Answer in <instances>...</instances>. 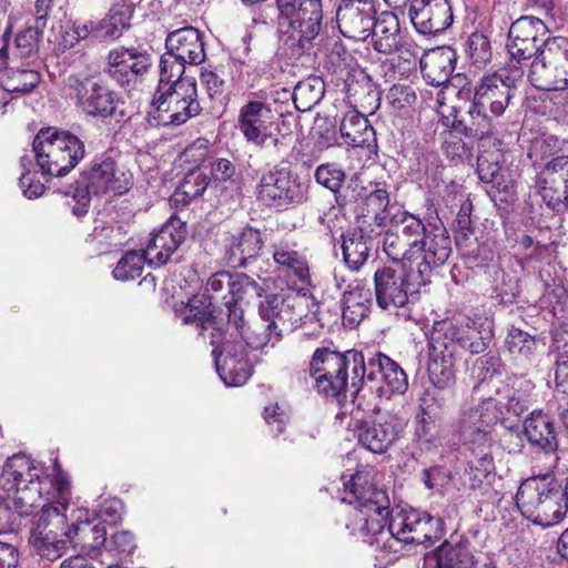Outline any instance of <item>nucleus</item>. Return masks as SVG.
Wrapping results in <instances>:
<instances>
[{
    "instance_id": "nucleus-45",
    "label": "nucleus",
    "mask_w": 568,
    "mask_h": 568,
    "mask_svg": "<svg viewBox=\"0 0 568 568\" xmlns=\"http://www.w3.org/2000/svg\"><path fill=\"white\" fill-rule=\"evenodd\" d=\"M372 244L373 240L363 226L343 236V260L351 271L358 272L363 267L369 257Z\"/></svg>"
},
{
    "instance_id": "nucleus-22",
    "label": "nucleus",
    "mask_w": 568,
    "mask_h": 568,
    "mask_svg": "<svg viewBox=\"0 0 568 568\" xmlns=\"http://www.w3.org/2000/svg\"><path fill=\"white\" fill-rule=\"evenodd\" d=\"M389 531L397 544L428 546L444 535V520L417 509L402 510L389 519Z\"/></svg>"
},
{
    "instance_id": "nucleus-7",
    "label": "nucleus",
    "mask_w": 568,
    "mask_h": 568,
    "mask_svg": "<svg viewBox=\"0 0 568 568\" xmlns=\"http://www.w3.org/2000/svg\"><path fill=\"white\" fill-rule=\"evenodd\" d=\"M32 151L44 175L61 178L72 171L85 155L84 142L69 131L41 129L32 142Z\"/></svg>"
},
{
    "instance_id": "nucleus-53",
    "label": "nucleus",
    "mask_w": 568,
    "mask_h": 568,
    "mask_svg": "<svg viewBox=\"0 0 568 568\" xmlns=\"http://www.w3.org/2000/svg\"><path fill=\"white\" fill-rule=\"evenodd\" d=\"M158 243L163 244L170 256L184 242L186 236V226L179 217H170L155 233Z\"/></svg>"
},
{
    "instance_id": "nucleus-27",
    "label": "nucleus",
    "mask_w": 568,
    "mask_h": 568,
    "mask_svg": "<svg viewBox=\"0 0 568 568\" xmlns=\"http://www.w3.org/2000/svg\"><path fill=\"white\" fill-rule=\"evenodd\" d=\"M152 60L136 48H115L106 57L105 72L121 87H132L149 71Z\"/></svg>"
},
{
    "instance_id": "nucleus-24",
    "label": "nucleus",
    "mask_w": 568,
    "mask_h": 568,
    "mask_svg": "<svg viewBox=\"0 0 568 568\" xmlns=\"http://www.w3.org/2000/svg\"><path fill=\"white\" fill-rule=\"evenodd\" d=\"M404 422L395 414L385 413L363 418L354 424V434L365 449L383 454L392 447L404 432Z\"/></svg>"
},
{
    "instance_id": "nucleus-55",
    "label": "nucleus",
    "mask_w": 568,
    "mask_h": 568,
    "mask_svg": "<svg viewBox=\"0 0 568 568\" xmlns=\"http://www.w3.org/2000/svg\"><path fill=\"white\" fill-rule=\"evenodd\" d=\"M186 64L187 63H184L180 58L166 50L160 59V80L158 87L175 84L178 81L193 79L192 77H183Z\"/></svg>"
},
{
    "instance_id": "nucleus-30",
    "label": "nucleus",
    "mask_w": 568,
    "mask_h": 568,
    "mask_svg": "<svg viewBox=\"0 0 568 568\" xmlns=\"http://www.w3.org/2000/svg\"><path fill=\"white\" fill-rule=\"evenodd\" d=\"M272 111L261 101H250L241 108L239 128L244 138L255 145L265 146L272 140L274 148L281 150L283 142L273 138L270 129L272 124Z\"/></svg>"
},
{
    "instance_id": "nucleus-37",
    "label": "nucleus",
    "mask_w": 568,
    "mask_h": 568,
    "mask_svg": "<svg viewBox=\"0 0 568 568\" xmlns=\"http://www.w3.org/2000/svg\"><path fill=\"white\" fill-rule=\"evenodd\" d=\"M457 54L452 47H438L424 53L420 70L425 81L433 87L446 85L455 71Z\"/></svg>"
},
{
    "instance_id": "nucleus-60",
    "label": "nucleus",
    "mask_w": 568,
    "mask_h": 568,
    "mask_svg": "<svg viewBox=\"0 0 568 568\" xmlns=\"http://www.w3.org/2000/svg\"><path fill=\"white\" fill-rule=\"evenodd\" d=\"M467 53L473 64L477 67L490 62L493 50L488 37L480 32L471 33L467 40Z\"/></svg>"
},
{
    "instance_id": "nucleus-36",
    "label": "nucleus",
    "mask_w": 568,
    "mask_h": 568,
    "mask_svg": "<svg viewBox=\"0 0 568 568\" xmlns=\"http://www.w3.org/2000/svg\"><path fill=\"white\" fill-rule=\"evenodd\" d=\"M457 357L459 355L456 354V351L433 332L427 371L429 381L436 390L440 392L454 383V366Z\"/></svg>"
},
{
    "instance_id": "nucleus-50",
    "label": "nucleus",
    "mask_w": 568,
    "mask_h": 568,
    "mask_svg": "<svg viewBox=\"0 0 568 568\" xmlns=\"http://www.w3.org/2000/svg\"><path fill=\"white\" fill-rule=\"evenodd\" d=\"M131 11L125 6H114L110 13L100 21H95V39H115L130 27Z\"/></svg>"
},
{
    "instance_id": "nucleus-4",
    "label": "nucleus",
    "mask_w": 568,
    "mask_h": 568,
    "mask_svg": "<svg viewBox=\"0 0 568 568\" xmlns=\"http://www.w3.org/2000/svg\"><path fill=\"white\" fill-rule=\"evenodd\" d=\"M513 68V74L493 73L476 84L468 110L471 122L464 128L466 136L483 140L494 134L491 116H501L513 104L518 91L517 81L524 74L521 68L515 64Z\"/></svg>"
},
{
    "instance_id": "nucleus-13",
    "label": "nucleus",
    "mask_w": 568,
    "mask_h": 568,
    "mask_svg": "<svg viewBox=\"0 0 568 568\" xmlns=\"http://www.w3.org/2000/svg\"><path fill=\"white\" fill-rule=\"evenodd\" d=\"M528 79L538 90L568 89V39L552 37L532 60Z\"/></svg>"
},
{
    "instance_id": "nucleus-54",
    "label": "nucleus",
    "mask_w": 568,
    "mask_h": 568,
    "mask_svg": "<svg viewBox=\"0 0 568 568\" xmlns=\"http://www.w3.org/2000/svg\"><path fill=\"white\" fill-rule=\"evenodd\" d=\"M501 154L499 150L496 152H483L477 158V173L478 178L484 183L493 184V187L500 190L503 183V175L500 173Z\"/></svg>"
},
{
    "instance_id": "nucleus-34",
    "label": "nucleus",
    "mask_w": 568,
    "mask_h": 568,
    "mask_svg": "<svg viewBox=\"0 0 568 568\" xmlns=\"http://www.w3.org/2000/svg\"><path fill=\"white\" fill-rule=\"evenodd\" d=\"M517 267L523 268L521 261L513 256H504L498 264L488 265L486 274L493 291V298L501 304H511L519 294Z\"/></svg>"
},
{
    "instance_id": "nucleus-9",
    "label": "nucleus",
    "mask_w": 568,
    "mask_h": 568,
    "mask_svg": "<svg viewBox=\"0 0 568 568\" xmlns=\"http://www.w3.org/2000/svg\"><path fill=\"white\" fill-rule=\"evenodd\" d=\"M373 280L377 306L389 313L396 312L404 320L410 318L408 305L417 298L420 287L427 284L400 262L378 267Z\"/></svg>"
},
{
    "instance_id": "nucleus-49",
    "label": "nucleus",
    "mask_w": 568,
    "mask_h": 568,
    "mask_svg": "<svg viewBox=\"0 0 568 568\" xmlns=\"http://www.w3.org/2000/svg\"><path fill=\"white\" fill-rule=\"evenodd\" d=\"M347 92L362 109V113L374 114L381 106V91L368 75L347 85Z\"/></svg>"
},
{
    "instance_id": "nucleus-42",
    "label": "nucleus",
    "mask_w": 568,
    "mask_h": 568,
    "mask_svg": "<svg viewBox=\"0 0 568 568\" xmlns=\"http://www.w3.org/2000/svg\"><path fill=\"white\" fill-rule=\"evenodd\" d=\"M8 51L6 47L0 49V81L2 88L12 93H29L41 81L40 73L30 65L20 68L16 63H8Z\"/></svg>"
},
{
    "instance_id": "nucleus-23",
    "label": "nucleus",
    "mask_w": 568,
    "mask_h": 568,
    "mask_svg": "<svg viewBox=\"0 0 568 568\" xmlns=\"http://www.w3.org/2000/svg\"><path fill=\"white\" fill-rule=\"evenodd\" d=\"M548 27L532 16H524L514 21L508 30L507 51L510 63H520L537 57L550 39L546 37Z\"/></svg>"
},
{
    "instance_id": "nucleus-19",
    "label": "nucleus",
    "mask_w": 568,
    "mask_h": 568,
    "mask_svg": "<svg viewBox=\"0 0 568 568\" xmlns=\"http://www.w3.org/2000/svg\"><path fill=\"white\" fill-rule=\"evenodd\" d=\"M65 510L67 504L62 501L44 504L30 532L29 542L42 558L50 561L62 555L69 541L65 537Z\"/></svg>"
},
{
    "instance_id": "nucleus-11",
    "label": "nucleus",
    "mask_w": 568,
    "mask_h": 568,
    "mask_svg": "<svg viewBox=\"0 0 568 568\" xmlns=\"http://www.w3.org/2000/svg\"><path fill=\"white\" fill-rule=\"evenodd\" d=\"M232 285V273L220 271L213 274L206 282L205 292L194 295L185 305L176 310V316L185 325H193L202 333L205 329H214V326L224 327L223 317L215 314L214 303L229 300Z\"/></svg>"
},
{
    "instance_id": "nucleus-33",
    "label": "nucleus",
    "mask_w": 568,
    "mask_h": 568,
    "mask_svg": "<svg viewBox=\"0 0 568 568\" xmlns=\"http://www.w3.org/2000/svg\"><path fill=\"white\" fill-rule=\"evenodd\" d=\"M264 245L262 233L251 226L229 234L223 240L224 261L232 267H247Z\"/></svg>"
},
{
    "instance_id": "nucleus-25",
    "label": "nucleus",
    "mask_w": 568,
    "mask_h": 568,
    "mask_svg": "<svg viewBox=\"0 0 568 568\" xmlns=\"http://www.w3.org/2000/svg\"><path fill=\"white\" fill-rule=\"evenodd\" d=\"M534 384L529 379L513 376L507 378L505 396L501 399L488 397L476 404L470 405L463 412H474L480 409L481 406H487L493 403L498 413L497 424H504L506 427H511L509 422L513 418H519L530 406L531 392Z\"/></svg>"
},
{
    "instance_id": "nucleus-18",
    "label": "nucleus",
    "mask_w": 568,
    "mask_h": 568,
    "mask_svg": "<svg viewBox=\"0 0 568 568\" xmlns=\"http://www.w3.org/2000/svg\"><path fill=\"white\" fill-rule=\"evenodd\" d=\"M363 399L375 396L389 399L393 394H404L408 388V377L398 363L383 353L364 357Z\"/></svg>"
},
{
    "instance_id": "nucleus-32",
    "label": "nucleus",
    "mask_w": 568,
    "mask_h": 568,
    "mask_svg": "<svg viewBox=\"0 0 568 568\" xmlns=\"http://www.w3.org/2000/svg\"><path fill=\"white\" fill-rule=\"evenodd\" d=\"M227 329L225 332L231 333L232 327L236 334L241 337L239 342H243L245 349L247 347L253 349H261L264 346H274L282 338V334L273 329V326L266 322L262 316L247 324L244 320V312L242 308H233L229 314ZM237 342V339H232Z\"/></svg>"
},
{
    "instance_id": "nucleus-51",
    "label": "nucleus",
    "mask_w": 568,
    "mask_h": 568,
    "mask_svg": "<svg viewBox=\"0 0 568 568\" xmlns=\"http://www.w3.org/2000/svg\"><path fill=\"white\" fill-rule=\"evenodd\" d=\"M325 85L321 78L311 77L300 81L292 93L295 108L300 112L310 111L323 99Z\"/></svg>"
},
{
    "instance_id": "nucleus-44",
    "label": "nucleus",
    "mask_w": 568,
    "mask_h": 568,
    "mask_svg": "<svg viewBox=\"0 0 568 568\" xmlns=\"http://www.w3.org/2000/svg\"><path fill=\"white\" fill-rule=\"evenodd\" d=\"M344 143L353 148L376 146L375 130L367 118L358 110L347 111L339 124Z\"/></svg>"
},
{
    "instance_id": "nucleus-10",
    "label": "nucleus",
    "mask_w": 568,
    "mask_h": 568,
    "mask_svg": "<svg viewBox=\"0 0 568 568\" xmlns=\"http://www.w3.org/2000/svg\"><path fill=\"white\" fill-rule=\"evenodd\" d=\"M201 111L196 81L187 79L175 84L158 87L149 114L160 125L179 126L199 115Z\"/></svg>"
},
{
    "instance_id": "nucleus-16",
    "label": "nucleus",
    "mask_w": 568,
    "mask_h": 568,
    "mask_svg": "<svg viewBox=\"0 0 568 568\" xmlns=\"http://www.w3.org/2000/svg\"><path fill=\"white\" fill-rule=\"evenodd\" d=\"M320 304L312 296L268 294L258 305V316L268 322L273 329L281 334L286 324H294L297 321L320 322Z\"/></svg>"
},
{
    "instance_id": "nucleus-40",
    "label": "nucleus",
    "mask_w": 568,
    "mask_h": 568,
    "mask_svg": "<svg viewBox=\"0 0 568 568\" xmlns=\"http://www.w3.org/2000/svg\"><path fill=\"white\" fill-rule=\"evenodd\" d=\"M341 303L343 326L353 329L368 315L372 305V293L358 281H354L346 286Z\"/></svg>"
},
{
    "instance_id": "nucleus-48",
    "label": "nucleus",
    "mask_w": 568,
    "mask_h": 568,
    "mask_svg": "<svg viewBox=\"0 0 568 568\" xmlns=\"http://www.w3.org/2000/svg\"><path fill=\"white\" fill-rule=\"evenodd\" d=\"M44 29L45 28H40L34 24L19 32L16 37V45L12 57L10 58V63H17V61L20 60L26 61L27 65H31L38 58L39 43Z\"/></svg>"
},
{
    "instance_id": "nucleus-61",
    "label": "nucleus",
    "mask_w": 568,
    "mask_h": 568,
    "mask_svg": "<svg viewBox=\"0 0 568 568\" xmlns=\"http://www.w3.org/2000/svg\"><path fill=\"white\" fill-rule=\"evenodd\" d=\"M445 398L439 390L427 389L419 399V412L416 416L428 419L444 420Z\"/></svg>"
},
{
    "instance_id": "nucleus-21",
    "label": "nucleus",
    "mask_w": 568,
    "mask_h": 568,
    "mask_svg": "<svg viewBox=\"0 0 568 568\" xmlns=\"http://www.w3.org/2000/svg\"><path fill=\"white\" fill-rule=\"evenodd\" d=\"M276 8L278 18L292 30V39L305 51L322 28V0H277Z\"/></svg>"
},
{
    "instance_id": "nucleus-47",
    "label": "nucleus",
    "mask_w": 568,
    "mask_h": 568,
    "mask_svg": "<svg viewBox=\"0 0 568 568\" xmlns=\"http://www.w3.org/2000/svg\"><path fill=\"white\" fill-rule=\"evenodd\" d=\"M265 287L266 280H261L258 282L244 273L232 274V285L230 287L229 300L224 302L226 317L229 318V314H231L233 308H242L239 305V301L244 296L248 295L261 297L265 292Z\"/></svg>"
},
{
    "instance_id": "nucleus-20",
    "label": "nucleus",
    "mask_w": 568,
    "mask_h": 568,
    "mask_svg": "<svg viewBox=\"0 0 568 568\" xmlns=\"http://www.w3.org/2000/svg\"><path fill=\"white\" fill-rule=\"evenodd\" d=\"M434 333L459 356L464 352L480 354L486 351L494 336L493 321L476 316L467 317L463 322H443L435 327Z\"/></svg>"
},
{
    "instance_id": "nucleus-56",
    "label": "nucleus",
    "mask_w": 568,
    "mask_h": 568,
    "mask_svg": "<svg viewBox=\"0 0 568 568\" xmlns=\"http://www.w3.org/2000/svg\"><path fill=\"white\" fill-rule=\"evenodd\" d=\"M128 225L124 223H111L108 225H97L92 236L100 243H105L109 250H118L128 242Z\"/></svg>"
},
{
    "instance_id": "nucleus-59",
    "label": "nucleus",
    "mask_w": 568,
    "mask_h": 568,
    "mask_svg": "<svg viewBox=\"0 0 568 568\" xmlns=\"http://www.w3.org/2000/svg\"><path fill=\"white\" fill-rule=\"evenodd\" d=\"M314 178L320 185L336 194L339 192L346 179V174L341 165L336 163H324L316 168Z\"/></svg>"
},
{
    "instance_id": "nucleus-62",
    "label": "nucleus",
    "mask_w": 568,
    "mask_h": 568,
    "mask_svg": "<svg viewBox=\"0 0 568 568\" xmlns=\"http://www.w3.org/2000/svg\"><path fill=\"white\" fill-rule=\"evenodd\" d=\"M443 432V422L416 416L415 437L426 449L435 446Z\"/></svg>"
},
{
    "instance_id": "nucleus-35",
    "label": "nucleus",
    "mask_w": 568,
    "mask_h": 568,
    "mask_svg": "<svg viewBox=\"0 0 568 568\" xmlns=\"http://www.w3.org/2000/svg\"><path fill=\"white\" fill-rule=\"evenodd\" d=\"M523 434L528 444L544 453L554 455L558 449V434L554 418L541 409L532 410L524 420Z\"/></svg>"
},
{
    "instance_id": "nucleus-8",
    "label": "nucleus",
    "mask_w": 568,
    "mask_h": 568,
    "mask_svg": "<svg viewBox=\"0 0 568 568\" xmlns=\"http://www.w3.org/2000/svg\"><path fill=\"white\" fill-rule=\"evenodd\" d=\"M516 505L520 514L534 524L554 526L566 514L564 486L556 478H527L517 490Z\"/></svg>"
},
{
    "instance_id": "nucleus-64",
    "label": "nucleus",
    "mask_w": 568,
    "mask_h": 568,
    "mask_svg": "<svg viewBox=\"0 0 568 568\" xmlns=\"http://www.w3.org/2000/svg\"><path fill=\"white\" fill-rule=\"evenodd\" d=\"M556 390L562 396L568 395V339L558 346L555 365Z\"/></svg>"
},
{
    "instance_id": "nucleus-17",
    "label": "nucleus",
    "mask_w": 568,
    "mask_h": 568,
    "mask_svg": "<svg viewBox=\"0 0 568 568\" xmlns=\"http://www.w3.org/2000/svg\"><path fill=\"white\" fill-rule=\"evenodd\" d=\"M336 200L342 205L361 202L363 204V223L367 222V219H369L378 227L384 229L389 226L394 207L390 205L386 183L371 181L364 184L363 181L355 175L349 179L344 193L339 194ZM396 212L397 210L395 213Z\"/></svg>"
},
{
    "instance_id": "nucleus-57",
    "label": "nucleus",
    "mask_w": 568,
    "mask_h": 568,
    "mask_svg": "<svg viewBox=\"0 0 568 568\" xmlns=\"http://www.w3.org/2000/svg\"><path fill=\"white\" fill-rule=\"evenodd\" d=\"M146 262L143 252L140 254L134 251H129L118 262L112 274L115 280L132 281L141 276L143 265Z\"/></svg>"
},
{
    "instance_id": "nucleus-26",
    "label": "nucleus",
    "mask_w": 568,
    "mask_h": 568,
    "mask_svg": "<svg viewBox=\"0 0 568 568\" xmlns=\"http://www.w3.org/2000/svg\"><path fill=\"white\" fill-rule=\"evenodd\" d=\"M130 171L119 166L111 158L94 163L89 171H84L77 183L93 195L113 193L123 194L132 184Z\"/></svg>"
},
{
    "instance_id": "nucleus-41",
    "label": "nucleus",
    "mask_w": 568,
    "mask_h": 568,
    "mask_svg": "<svg viewBox=\"0 0 568 568\" xmlns=\"http://www.w3.org/2000/svg\"><path fill=\"white\" fill-rule=\"evenodd\" d=\"M475 557L467 542L444 541L424 557L423 568H474Z\"/></svg>"
},
{
    "instance_id": "nucleus-39",
    "label": "nucleus",
    "mask_w": 568,
    "mask_h": 568,
    "mask_svg": "<svg viewBox=\"0 0 568 568\" xmlns=\"http://www.w3.org/2000/svg\"><path fill=\"white\" fill-rule=\"evenodd\" d=\"M165 48L187 64H200L205 59L204 43L197 29L185 27L168 34Z\"/></svg>"
},
{
    "instance_id": "nucleus-29",
    "label": "nucleus",
    "mask_w": 568,
    "mask_h": 568,
    "mask_svg": "<svg viewBox=\"0 0 568 568\" xmlns=\"http://www.w3.org/2000/svg\"><path fill=\"white\" fill-rule=\"evenodd\" d=\"M375 17V0H342L336 12L341 33L357 41L372 34Z\"/></svg>"
},
{
    "instance_id": "nucleus-31",
    "label": "nucleus",
    "mask_w": 568,
    "mask_h": 568,
    "mask_svg": "<svg viewBox=\"0 0 568 568\" xmlns=\"http://www.w3.org/2000/svg\"><path fill=\"white\" fill-rule=\"evenodd\" d=\"M409 18L417 32L435 36L453 23V11L448 0H412Z\"/></svg>"
},
{
    "instance_id": "nucleus-15",
    "label": "nucleus",
    "mask_w": 568,
    "mask_h": 568,
    "mask_svg": "<svg viewBox=\"0 0 568 568\" xmlns=\"http://www.w3.org/2000/svg\"><path fill=\"white\" fill-rule=\"evenodd\" d=\"M65 88L75 105L88 115L113 116L119 102L118 94L98 77L80 72L65 79Z\"/></svg>"
},
{
    "instance_id": "nucleus-5",
    "label": "nucleus",
    "mask_w": 568,
    "mask_h": 568,
    "mask_svg": "<svg viewBox=\"0 0 568 568\" xmlns=\"http://www.w3.org/2000/svg\"><path fill=\"white\" fill-rule=\"evenodd\" d=\"M348 490L347 496L342 497L343 503L355 505L358 513V520L363 521L359 531L363 536H372V545H383L394 552L395 538L389 531V519L395 516L390 510V501L385 490L376 488L369 483V475L365 471H356L345 483Z\"/></svg>"
},
{
    "instance_id": "nucleus-46",
    "label": "nucleus",
    "mask_w": 568,
    "mask_h": 568,
    "mask_svg": "<svg viewBox=\"0 0 568 568\" xmlns=\"http://www.w3.org/2000/svg\"><path fill=\"white\" fill-rule=\"evenodd\" d=\"M273 260L282 268L294 274L303 284H310V270L306 257L297 250V244L281 241L273 245Z\"/></svg>"
},
{
    "instance_id": "nucleus-1",
    "label": "nucleus",
    "mask_w": 568,
    "mask_h": 568,
    "mask_svg": "<svg viewBox=\"0 0 568 568\" xmlns=\"http://www.w3.org/2000/svg\"><path fill=\"white\" fill-rule=\"evenodd\" d=\"M383 250L428 283L433 271L443 266L452 254L450 236L439 221L425 224L416 215L397 209L385 231Z\"/></svg>"
},
{
    "instance_id": "nucleus-38",
    "label": "nucleus",
    "mask_w": 568,
    "mask_h": 568,
    "mask_svg": "<svg viewBox=\"0 0 568 568\" xmlns=\"http://www.w3.org/2000/svg\"><path fill=\"white\" fill-rule=\"evenodd\" d=\"M67 531L68 540L88 552L95 551L106 544L105 525L95 518H90L88 510H79L77 521Z\"/></svg>"
},
{
    "instance_id": "nucleus-2",
    "label": "nucleus",
    "mask_w": 568,
    "mask_h": 568,
    "mask_svg": "<svg viewBox=\"0 0 568 568\" xmlns=\"http://www.w3.org/2000/svg\"><path fill=\"white\" fill-rule=\"evenodd\" d=\"M0 486L6 495L0 494L3 506L8 509V521L36 514L44 504L55 505L67 501L69 483L60 477L51 479L34 466L24 455H13L6 462Z\"/></svg>"
},
{
    "instance_id": "nucleus-43",
    "label": "nucleus",
    "mask_w": 568,
    "mask_h": 568,
    "mask_svg": "<svg viewBox=\"0 0 568 568\" xmlns=\"http://www.w3.org/2000/svg\"><path fill=\"white\" fill-rule=\"evenodd\" d=\"M372 36L374 48L381 53L390 54L395 51H400L402 54L408 53V50H403L399 21L394 12L383 11L375 17Z\"/></svg>"
},
{
    "instance_id": "nucleus-63",
    "label": "nucleus",
    "mask_w": 568,
    "mask_h": 568,
    "mask_svg": "<svg viewBox=\"0 0 568 568\" xmlns=\"http://www.w3.org/2000/svg\"><path fill=\"white\" fill-rule=\"evenodd\" d=\"M505 366L498 354L487 353L478 357L471 368V375L479 382H484L495 375H501Z\"/></svg>"
},
{
    "instance_id": "nucleus-12",
    "label": "nucleus",
    "mask_w": 568,
    "mask_h": 568,
    "mask_svg": "<svg viewBox=\"0 0 568 568\" xmlns=\"http://www.w3.org/2000/svg\"><path fill=\"white\" fill-rule=\"evenodd\" d=\"M256 196L268 207L285 210L307 201L308 184L288 168L275 165L261 175Z\"/></svg>"
},
{
    "instance_id": "nucleus-6",
    "label": "nucleus",
    "mask_w": 568,
    "mask_h": 568,
    "mask_svg": "<svg viewBox=\"0 0 568 568\" xmlns=\"http://www.w3.org/2000/svg\"><path fill=\"white\" fill-rule=\"evenodd\" d=\"M498 413L495 404L481 406L474 412H463L459 433L470 452L468 476L470 487L477 489L495 471L491 429L497 425Z\"/></svg>"
},
{
    "instance_id": "nucleus-3",
    "label": "nucleus",
    "mask_w": 568,
    "mask_h": 568,
    "mask_svg": "<svg viewBox=\"0 0 568 568\" xmlns=\"http://www.w3.org/2000/svg\"><path fill=\"white\" fill-rule=\"evenodd\" d=\"M308 373L320 395L339 402L351 390L353 402L359 408L363 406L365 365L362 352L341 353L329 347H318L311 357Z\"/></svg>"
},
{
    "instance_id": "nucleus-52",
    "label": "nucleus",
    "mask_w": 568,
    "mask_h": 568,
    "mask_svg": "<svg viewBox=\"0 0 568 568\" xmlns=\"http://www.w3.org/2000/svg\"><path fill=\"white\" fill-rule=\"evenodd\" d=\"M209 185V178L200 170H191L172 195L175 203L187 204L200 196Z\"/></svg>"
},
{
    "instance_id": "nucleus-28",
    "label": "nucleus",
    "mask_w": 568,
    "mask_h": 568,
    "mask_svg": "<svg viewBox=\"0 0 568 568\" xmlns=\"http://www.w3.org/2000/svg\"><path fill=\"white\" fill-rule=\"evenodd\" d=\"M537 186L546 205L557 212L568 202V155H558L548 161L539 172Z\"/></svg>"
},
{
    "instance_id": "nucleus-14",
    "label": "nucleus",
    "mask_w": 568,
    "mask_h": 568,
    "mask_svg": "<svg viewBox=\"0 0 568 568\" xmlns=\"http://www.w3.org/2000/svg\"><path fill=\"white\" fill-rule=\"evenodd\" d=\"M233 333L224 327L214 326L211 332L212 355L216 372L226 386H242L252 375V365L243 342H233Z\"/></svg>"
},
{
    "instance_id": "nucleus-58",
    "label": "nucleus",
    "mask_w": 568,
    "mask_h": 568,
    "mask_svg": "<svg viewBox=\"0 0 568 568\" xmlns=\"http://www.w3.org/2000/svg\"><path fill=\"white\" fill-rule=\"evenodd\" d=\"M505 345L511 355L528 358L536 348V341L527 332L511 327L507 333Z\"/></svg>"
}]
</instances>
